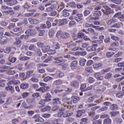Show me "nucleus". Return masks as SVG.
I'll return each mask as SVG.
<instances>
[{"label": "nucleus", "instance_id": "obj_54", "mask_svg": "<svg viewBox=\"0 0 124 124\" xmlns=\"http://www.w3.org/2000/svg\"><path fill=\"white\" fill-rule=\"evenodd\" d=\"M53 79L51 77H46L45 78H44V81L45 82H48V81H50V80H52Z\"/></svg>", "mask_w": 124, "mask_h": 124}, {"label": "nucleus", "instance_id": "obj_59", "mask_svg": "<svg viewBox=\"0 0 124 124\" xmlns=\"http://www.w3.org/2000/svg\"><path fill=\"white\" fill-rule=\"evenodd\" d=\"M78 54V55H80V56H86L87 55V52L79 51Z\"/></svg>", "mask_w": 124, "mask_h": 124}, {"label": "nucleus", "instance_id": "obj_37", "mask_svg": "<svg viewBox=\"0 0 124 124\" xmlns=\"http://www.w3.org/2000/svg\"><path fill=\"white\" fill-rule=\"evenodd\" d=\"M22 54H20V57H19V60L20 61H27L28 60H30V57H25V56H21Z\"/></svg>", "mask_w": 124, "mask_h": 124}, {"label": "nucleus", "instance_id": "obj_5", "mask_svg": "<svg viewBox=\"0 0 124 124\" xmlns=\"http://www.w3.org/2000/svg\"><path fill=\"white\" fill-rule=\"evenodd\" d=\"M54 63H63L65 62V61L63 60L62 57L60 56L59 57H55L54 59Z\"/></svg>", "mask_w": 124, "mask_h": 124}, {"label": "nucleus", "instance_id": "obj_51", "mask_svg": "<svg viewBox=\"0 0 124 124\" xmlns=\"http://www.w3.org/2000/svg\"><path fill=\"white\" fill-rule=\"evenodd\" d=\"M112 77V74L111 73H108L105 77V79H110Z\"/></svg>", "mask_w": 124, "mask_h": 124}, {"label": "nucleus", "instance_id": "obj_55", "mask_svg": "<svg viewBox=\"0 0 124 124\" xmlns=\"http://www.w3.org/2000/svg\"><path fill=\"white\" fill-rule=\"evenodd\" d=\"M52 57L50 56V57H48L46 60H45L44 61V62H45V63H47V62H51V61H52Z\"/></svg>", "mask_w": 124, "mask_h": 124}, {"label": "nucleus", "instance_id": "obj_33", "mask_svg": "<svg viewBox=\"0 0 124 124\" xmlns=\"http://www.w3.org/2000/svg\"><path fill=\"white\" fill-rule=\"evenodd\" d=\"M110 110L114 111V110H118V106L116 104H112L110 107Z\"/></svg>", "mask_w": 124, "mask_h": 124}, {"label": "nucleus", "instance_id": "obj_24", "mask_svg": "<svg viewBox=\"0 0 124 124\" xmlns=\"http://www.w3.org/2000/svg\"><path fill=\"white\" fill-rule=\"evenodd\" d=\"M35 54L36 55V56H39V57H41V56H42V52L39 48H38L36 50Z\"/></svg>", "mask_w": 124, "mask_h": 124}, {"label": "nucleus", "instance_id": "obj_16", "mask_svg": "<svg viewBox=\"0 0 124 124\" xmlns=\"http://www.w3.org/2000/svg\"><path fill=\"white\" fill-rule=\"evenodd\" d=\"M7 42H8V38L6 37H3V38L1 39L0 44L1 45H5Z\"/></svg>", "mask_w": 124, "mask_h": 124}, {"label": "nucleus", "instance_id": "obj_43", "mask_svg": "<svg viewBox=\"0 0 124 124\" xmlns=\"http://www.w3.org/2000/svg\"><path fill=\"white\" fill-rule=\"evenodd\" d=\"M115 54V53L113 51L108 52L107 53V56L108 58H111L112 56Z\"/></svg>", "mask_w": 124, "mask_h": 124}, {"label": "nucleus", "instance_id": "obj_61", "mask_svg": "<svg viewBox=\"0 0 124 124\" xmlns=\"http://www.w3.org/2000/svg\"><path fill=\"white\" fill-rule=\"evenodd\" d=\"M12 102V98H9L6 101V104H10Z\"/></svg>", "mask_w": 124, "mask_h": 124}, {"label": "nucleus", "instance_id": "obj_18", "mask_svg": "<svg viewBox=\"0 0 124 124\" xmlns=\"http://www.w3.org/2000/svg\"><path fill=\"white\" fill-rule=\"evenodd\" d=\"M50 46H49L48 45L44 46L42 48V50L43 53H46V52H48V51L50 50Z\"/></svg>", "mask_w": 124, "mask_h": 124}, {"label": "nucleus", "instance_id": "obj_35", "mask_svg": "<svg viewBox=\"0 0 124 124\" xmlns=\"http://www.w3.org/2000/svg\"><path fill=\"white\" fill-rule=\"evenodd\" d=\"M101 66H102V64H101V63H97L93 65V67L95 69L98 68L99 67H101Z\"/></svg>", "mask_w": 124, "mask_h": 124}, {"label": "nucleus", "instance_id": "obj_21", "mask_svg": "<svg viewBox=\"0 0 124 124\" xmlns=\"http://www.w3.org/2000/svg\"><path fill=\"white\" fill-rule=\"evenodd\" d=\"M117 22V19L115 18H112L109 19L107 22V25H112V24H114V23H116Z\"/></svg>", "mask_w": 124, "mask_h": 124}, {"label": "nucleus", "instance_id": "obj_39", "mask_svg": "<svg viewBox=\"0 0 124 124\" xmlns=\"http://www.w3.org/2000/svg\"><path fill=\"white\" fill-rule=\"evenodd\" d=\"M88 124V119L87 118H83L81 119L80 124Z\"/></svg>", "mask_w": 124, "mask_h": 124}, {"label": "nucleus", "instance_id": "obj_20", "mask_svg": "<svg viewBox=\"0 0 124 124\" xmlns=\"http://www.w3.org/2000/svg\"><path fill=\"white\" fill-rule=\"evenodd\" d=\"M49 89H50V87L46 86L45 87L40 88V89H39V91H40L41 93H45V92H46V91H48Z\"/></svg>", "mask_w": 124, "mask_h": 124}, {"label": "nucleus", "instance_id": "obj_23", "mask_svg": "<svg viewBox=\"0 0 124 124\" xmlns=\"http://www.w3.org/2000/svg\"><path fill=\"white\" fill-rule=\"evenodd\" d=\"M67 23V20L66 19H61L59 25V26H62V25H65Z\"/></svg>", "mask_w": 124, "mask_h": 124}, {"label": "nucleus", "instance_id": "obj_29", "mask_svg": "<svg viewBox=\"0 0 124 124\" xmlns=\"http://www.w3.org/2000/svg\"><path fill=\"white\" fill-rule=\"evenodd\" d=\"M72 99H73V102L74 103H77L80 100V98L77 96H72Z\"/></svg>", "mask_w": 124, "mask_h": 124}, {"label": "nucleus", "instance_id": "obj_9", "mask_svg": "<svg viewBox=\"0 0 124 124\" xmlns=\"http://www.w3.org/2000/svg\"><path fill=\"white\" fill-rule=\"evenodd\" d=\"M70 99L68 98H66L63 99V104L64 107H66V105H71L72 104V102L70 101Z\"/></svg>", "mask_w": 124, "mask_h": 124}, {"label": "nucleus", "instance_id": "obj_40", "mask_svg": "<svg viewBox=\"0 0 124 124\" xmlns=\"http://www.w3.org/2000/svg\"><path fill=\"white\" fill-rule=\"evenodd\" d=\"M55 34V32H54V30L51 29L49 32V35L51 38H53L54 35Z\"/></svg>", "mask_w": 124, "mask_h": 124}, {"label": "nucleus", "instance_id": "obj_49", "mask_svg": "<svg viewBox=\"0 0 124 124\" xmlns=\"http://www.w3.org/2000/svg\"><path fill=\"white\" fill-rule=\"evenodd\" d=\"M87 87V85L85 84H81L80 90H81V92L86 91V89L85 88Z\"/></svg>", "mask_w": 124, "mask_h": 124}, {"label": "nucleus", "instance_id": "obj_7", "mask_svg": "<svg viewBox=\"0 0 124 124\" xmlns=\"http://www.w3.org/2000/svg\"><path fill=\"white\" fill-rule=\"evenodd\" d=\"M20 81L18 80H16L15 79H12L10 80L8 83V86H10V85H19Z\"/></svg>", "mask_w": 124, "mask_h": 124}, {"label": "nucleus", "instance_id": "obj_8", "mask_svg": "<svg viewBox=\"0 0 124 124\" xmlns=\"http://www.w3.org/2000/svg\"><path fill=\"white\" fill-rule=\"evenodd\" d=\"M48 5H51L50 7L46 8V10L47 12H51V11H53L55 9V4H53L52 2L50 3H48L45 5V6H48Z\"/></svg>", "mask_w": 124, "mask_h": 124}, {"label": "nucleus", "instance_id": "obj_26", "mask_svg": "<svg viewBox=\"0 0 124 124\" xmlns=\"http://www.w3.org/2000/svg\"><path fill=\"white\" fill-rule=\"evenodd\" d=\"M85 64H86V59L84 58L80 59L79 60L80 65H81V66H84V65H85Z\"/></svg>", "mask_w": 124, "mask_h": 124}, {"label": "nucleus", "instance_id": "obj_38", "mask_svg": "<svg viewBox=\"0 0 124 124\" xmlns=\"http://www.w3.org/2000/svg\"><path fill=\"white\" fill-rule=\"evenodd\" d=\"M54 85L55 86H59V85H61V84H62V81L61 80H57L54 82Z\"/></svg>", "mask_w": 124, "mask_h": 124}, {"label": "nucleus", "instance_id": "obj_15", "mask_svg": "<svg viewBox=\"0 0 124 124\" xmlns=\"http://www.w3.org/2000/svg\"><path fill=\"white\" fill-rule=\"evenodd\" d=\"M5 89L6 91H9L11 93H15V90L12 86H7Z\"/></svg>", "mask_w": 124, "mask_h": 124}, {"label": "nucleus", "instance_id": "obj_41", "mask_svg": "<svg viewBox=\"0 0 124 124\" xmlns=\"http://www.w3.org/2000/svg\"><path fill=\"white\" fill-rule=\"evenodd\" d=\"M15 73H16V71L12 70H9L7 72L8 75H14Z\"/></svg>", "mask_w": 124, "mask_h": 124}, {"label": "nucleus", "instance_id": "obj_63", "mask_svg": "<svg viewBox=\"0 0 124 124\" xmlns=\"http://www.w3.org/2000/svg\"><path fill=\"white\" fill-rule=\"evenodd\" d=\"M102 124V122L100 120H98L97 121H94L93 123V124Z\"/></svg>", "mask_w": 124, "mask_h": 124}, {"label": "nucleus", "instance_id": "obj_50", "mask_svg": "<svg viewBox=\"0 0 124 124\" xmlns=\"http://www.w3.org/2000/svg\"><path fill=\"white\" fill-rule=\"evenodd\" d=\"M28 103H33L34 102V99L31 98H29L27 100Z\"/></svg>", "mask_w": 124, "mask_h": 124}, {"label": "nucleus", "instance_id": "obj_28", "mask_svg": "<svg viewBox=\"0 0 124 124\" xmlns=\"http://www.w3.org/2000/svg\"><path fill=\"white\" fill-rule=\"evenodd\" d=\"M62 15L64 17H68V16H69V13H68V11L64 10L62 12Z\"/></svg>", "mask_w": 124, "mask_h": 124}, {"label": "nucleus", "instance_id": "obj_52", "mask_svg": "<svg viewBox=\"0 0 124 124\" xmlns=\"http://www.w3.org/2000/svg\"><path fill=\"white\" fill-rule=\"evenodd\" d=\"M4 51V53H6V54H9V52H11V47H9L6 48Z\"/></svg>", "mask_w": 124, "mask_h": 124}, {"label": "nucleus", "instance_id": "obj_53", "mask_svg": "<svg viewBox=\"0 0 124 124\" xmlns=\"http://www.w3.org/2000/svg\"><path fill=\"white\" fill-rule=\"evenodd\" d=\"M0 98H3V97H6V94H5V93L2 92H0Z\"/></svg>", "mask_w": 124, "mask_h": 124}, {"label": "nucleus", "instance_id": "obj_6", "mask_svg": "<svg viewBox=\"0 0 124 124\" xmlns=\"http://www.w3.org/2000/svg\"><path fill=\"white\" fill-rule=\"evenodd\" d=\"M4 2H7V5H10V6H12L15 4H17L18 3V1L17 0H4Z\"/></svg>", "mask_w": 124, "mask_h": 124}, {"label": "nucleus", "instance_id": "obj_44", "mask_svg": "<svg viewBox=\"0 0 124 124\" xmlns=\"http://www.w3.org/2000/svg\"><path fill=\"white\" fill-rule=\"evenodd\" d=\"M111 2L115 3V4H120L121 1V0H110Z\"/></svg>", "mask_w": 124, "mask_h": 124}, {"label": "nucleus", "instance_id": "obj_36", "mask_svg": "<svg viewBox=\"0 0 124 124\" xmlns=\"http://www.w3.org/2000/svg\"><path fill=\"white\" fill-rule=\"evenodd\" d=\"M5 82L6 80L5 79H0V87L3 88L5 86Z\"/></svg>", "mask_w": 124, "mask_h": 124}, {"label": "nucleus", "instance_id": "obj_2", "mask_svg": "<svg viewBox=\"0 0 124 124\" xmlns=\"http://www.w3.org/2000/svg\"><path fill=\"white\" fill-rule=\"evenodd\" d=\"M103 7L104 9H102V11L104 12L105 15H109V14L114 13V10H111V8L109 6L104 5Z\"/></svg>", "mask_w": 124, "mask_h": 124}, {"label": "nucleus", "instance_id": "obj_42", "mask_svg": "<svg viewBox=\"0 0 124 124\" xmlns=\"http://www.w3.org/2000/svg\"><path fill=\"white\" fill-rule=\"evenodd\" d=\"M56 74L57 75H58L59 77H63V76H64V74H63V73L60 71H58L57 72H56Z\"/></svg>", "mask_w": 124, "mask_h": 124}, {"label": "nucleus", "instance_id": "obj_11", "mask_svg": "<svg viewBox=\"0 0 124 124\" xmlns=\"http://www.w3.org/2000/svg\"><path fill=\"white\" fill-rule=\"evenodd\" d=\"M78 65V62L77 61H75L72 62L71 63V68L73 70L77 69V66Z\"/></svg>", "mask_w": 124, "mask_h": 124}, {"label": "nucleus", "instance_id": "obj_47", "mask_svg": "<svg viewBox=\"0 0 124 124\" xmlns=\"http://www.w3.org/2000/svg\"><path fill=\"white\" fill-rule=\"evenodd\" d=\"M51 94L49 93H47L46 95L45 96L46 99H49V101H51Z\"/></svg>", "mask_w": 124, "mask_h": 124}, {"label": "nucleus", "instance_id": "obj_31", "mask_svg": "<svg viewBox=\"0 0 124 124\" xmlns=\"http://www.w3.org/2000/svg\"><path fill=\"white\" fill-rule=\"evenodd\" d=\"M86 113V111L85 110H79L78 111L77 117H81L82 116V114H85Z\"/></svg>", "mask_w": 124, "mask_h": 124}, {"label": "nucleus", "instance_id": "obj_48", "mask_svg": "<svg viewBox=\"0 0 124 124\" xmlns=\"http://www.w3.org/2000/svg\"><path fill=\"white\" fill-rule=\"evenodd\" d=\"M47 54H48V55H53V54H55V53H56V50H51V49H49L47 51Z\"/></svg>", "mask_w": 124, "mask_h": 124}, {"label": "nucleus", "instance_id": "obj_19", "mask_svg": "<svg viewBox=\"0 0 124 124\" xmlns=\"http://www.w3.org/2000/svg\"><path fill=\"white\" fill-rule=\"evenodd\" d=\"M28 20L31 24H38L39 21L36 19H32L31 18H29Z\"/></svg>", "mask_w": 124, "mask_h": 124}, {"label": "nucleus", "instance_id": "obj_46", "mask_svg": "<svg viewBox=\"0 0 124 124\" xmlns=\"http://www.w3.org/2000/svg\"><path fill=\"white\" fill-rule=\"evenodd\" d=\"M53 103L54 104H61L60 99H53Z\"/></svg>", "mask_w": 124, "mask_h": 124}, {"label": "nucleus", "instance_id": "obj_32", "mask_svg": "<svg viewBox=\"0 0 124 124\" xmlns=\"http://www.w3.org/2000/svg\"><path fill=\"white\" fill-rule=\"evenodd\" d=\"M49 100H50L48 99H42L40 100V101L39 102V104H40L41 105H44V104H45V103H46V102H48V101H49Z\"/></svg>", "mask_w": 124, "mask_h": 124}, {"label": "nucleus", "instance_id": "obj_4", "mask_svg": "<svg viewBox=\"0 0 124 124\" xmlns=\"http://www.w3.org/2000/svg\"><path fill=\"white\" fill-rule=\"evenodd\" d=\"M102 13L100 11L96 10L94 11V16L95 17H92L90 19L91 20H98L99 19V16H101Z\"/></svg>", "mask_w": 124, "mask_h": 124}, {"label": "nucleus", "instance_id": "obj_64", "mask_svg": "<svg viewBox=\"0 0 124 124\" xmlns=\"http://www.w3.org/2000/svg\"><path fill=\"white\" fill-rule=\"evenodd\" d=\"M118 19L120 20V21L124 22V14L122 15L121 16L118 17Z\"/></svg>", "mask_w": 124, "mask_h": 124}, {"label": "nucleus", "instance_id": "obj_34", "mask_svg": "<svg viewBox=\"0 0 124 124\" xmlns=\"http://www.w3.org/2000/svg\"><path fill=\"white\" fill-rule=\"evenodd\" d=\"M119 112L118 111H112L109 112V115H110L111 117H116L117 115H119Z\"/></svg>", "mask_w": 124, "mask_h": 124}, {"label": "nucleus", "instance_id": "obj_25", "mask_svg": "<svg viewBox=\"0 0 124 124\" xmlns=\"http://www.w3.org/2000/svg\"><path fill=\"white\" fill-rule=\"evenodd\" d=\"M22 43V41L16 38V41L14 43V45H16V46H21V44Z\"/></svg>", "mask_w": 124, "mask_h": 124}, {"label": "nucleus", "instance_id": "obj_22", "mask_svg": "<svg viewBox=\"0 0 124 124\" xmlns=\"http://www.w3.org/2000/svg\"><path fill=\"white\" fill-rule=\"evenodd\" d=\"M71 86L74 88H77L79 86V82L76 80H74L71 83Z\"/></svg>", "mask_w": 124, "mask_h": 124}, {"label": "nucleus", "instance_id": "obj_10", "mask_svg": "<svg viewBox=\"0 0 124 124\" xmlns=\"http://www.w3.org/2000/svg\"><path fill=\"white\" fill-rule=\"evenodd\" d=\"M8 69H9V66H0V73H2V72H5L7 71Z\"/></svg>", "mask_w": 124, "mask_h": 124}, {"label": "nucleus", "instance_id": "obj_58", "mask_svg": "<svg viewBox=\"0 0 124 124\" xmlns=\"http://www.w3.org/2000/svg\"><path fill=\"white\" fill-rule=\"evenodd\" d=\"M121 61H123V58H118L114 60V62H120Z\"/></svg>", "mask_w": 124, "mask_h": 124}, {"label": "nucleus", "instance_id": "obj_1", "mask_svg": "<svg viewBox=\"0 0 124 124\" xmlns=\"http://www.w3.org/2000/svg\"><path fill=\"white\" fill-rule=\"evenodd\" d=\"M72 115V113H69L66 111L64 110V109H62L60 110V112L58 113L59 117H62V116L63 118H67V117H70Z\"/></svg>", "mask_w": 124, "mask_h": 124}, {"label": "nucleus", "instance_id": "obj_30", "mask_svg": "<svg viewBox=\"0 0 124 124\" xmlns=\"http://www.w3.org/2000/svg\"><path fill=\"white\" fill-rule=\"evenodd\" d=\"M20 89H23L25 90V89H28V87H29V84L28 83H22L20 86Z\"/></svg>", "mask_w": 124, "mask_h": 124}, {"label": "nucleus", "instance_id": "obj_56", "mask_svg": "<svg viewBox=\"0 0 124 124\" xmlns=\"http://www.w3.org/2000/svg\"><path fill=\"white\" fill-rule=\"evenodd\" d=\"M42 66H47V65L44 63H40L37 64V68H40V67H42Z\"/></svg>", "mask_w": 124, "mask_h": 124}, {"label": "nucleus", "instance_id": "obj_17", "mask_svg": "<svg viewBox=\"0 0 124 124\" xmlns=\"http://www.w3.org/2000/svg\"><path fill=\"white\" fill-rule=\"evenodd\" d=\"M70 35L68 33H62L60 37L62 39H65V38H68Z\"/></svg>", "mask_w": 124, "mask_h": 124}, {"label": "nucleus", "instance_id": "obj_62", "mask_svg": "<svg viewBox=\"0 0 124 124\" xmlns=\"http://www.w3.org/2000/svg\"><path fill=\"white\" fill-rule=\"evenodd\" d=\"M53 47H54V48L55 49H59V48H60V44H59V43H54Z\"/></svg>", "mask_w": 124, "mask_h": 124}, {"label": "nucleus", "instance_id": "obj_3", "mask_svg": "<svg viewBox=\"0 0 124 124\" xmlns=\"http://www.w3.org/2000/svg\"><path fill=\"white\" fill-rule=\"evenodd\" d=\"M25 33L26 34L25 39H27L30 35H35L36 34V30L35 29H29L25 32Z\"/></svg>", "mask_w": 124, "mask_h": 124}, {"label": "nucleus", "instance_id": "obj_14", "mask_svg": "<svg viewBox=\"0 0 124 124\" xmlns=\"http://www.w3.org/2000/svg\"><path fill=\"white\" fill-rule=\"evenodd\" d=\"M32 118H33V119H35V122L36 123L40 122V120H43V119H42V118L40 117L39 116V114H35V115H34V116L32 117Z\"/></svg>", "mask_w": 124, "mask_h": 124}, {"label": "nucleus", "instance_id": "obj_27", "mask_svg": "<svg viewBox=\"0 0 124 124\" xmlns=\"http://www.w3.org/2000/svg\"><path fill=\"white\" fill-rule=\"evenodd\" d=\"M112 124V120L110 118L105 119L104 121V124Z\"/></svg>", "mask_w": 124, "mask_h": 124}, {"label": "nucleus", "instance_id": "obj_13", "mask_svg": "<svg viewBox=\"0 0 124 124\" xmlns=\"http://www.w3.org/2000/svg\"><path fill=\"white\" fill-rule=\"evenodd\" d=\"M29 12H32L31 13H25L24 14V16L25 17H31V16H32L33 15V13L36 12V9H32L31 10H29Z\"/></svg>", "mask_w": 124, "mask_h": 124}, {"label": "nucleus", "instance_id": "obj_12", "mask_svg": "<svg viewBox=\"0 0 124 124\" xmlns=\"http://www.w3.org/2000/svg\"><path fill=\"white\" fill-rule=\"evenodd\" d=\"M94 75L95 78L97 80H100L101 81L103 80V77L101 76V73L99 72L95 73Z\"/></svg>", "mask_w": 124, "mask_h": 124}, {"label": "nucleus", "instance_id": "obj_45", "mask_svg": "<svg viewBox=\"0 0 124 124\" xmlns=\"http://www.w3.org/2000/svg\"><path fill=\"white\" fill-rule=\"evenodd\" d=\"M94 50H95V47H93V46H88L87 48V51H94Z\"/></svg>", "mask_w": 124, "mask_h": 124}, {"label": "nucleus", "instance_id": "obj_60", "mask_svg": "<svg viewBox=\"0 0 124 124\" xmlns=\"http://www.w3.org/2000/svg\"><path fill=\"white\" fill-rule=\"evenodd\" d=\"M63 7H64V5H60L57 8V11H62V10L63 9Z\"/></svg>", "mask_w": 124, "mask_h": 124}, {"label": "nucleus", "instance_id": "obj_57", "mask_svg": "<svg viewBox=\"0 0 124 124\" xmlns=\"http://www.w3.org/2000/svg\"><path fill=\"white\" fill-rule=\"evenodd\" d=\"M94 81H95L94 79H93V78L92 77H90L88 79V83H89L90 84H92V83H93Z\"/></svg>", "mask_w": 124, "mask_h": 124}]
</instances>
